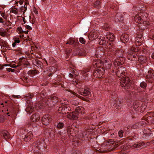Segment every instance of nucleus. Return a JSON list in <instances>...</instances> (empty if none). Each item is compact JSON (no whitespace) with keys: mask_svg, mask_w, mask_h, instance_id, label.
I'll return each mask as SVG.
<instances>
[{"mask_svg":"<svg viewBox=\"0 0 154 154\" xmlns=\"http://www.w3.org/2000/svg\"><path fill=\"white\" fill-rule=\"evenodd\" d=\"M7 70L8 72H14V69H12L11 68H8L7 69Z\"/></svg>","mask_w":154,"mask_h":154,"instance_id":"nucleus-59","label":"nucleus"},{"mask_svg":"<svg viewBox=\"0 0 154 154\" xmlns=\"http://www.w3.org/2000/svg\"><path fill=\"white\" fill-rule=\"evenodd\" d=\"M16 43H18L20 42V41L19 38L17 39H15L14 40V42Z\"/></svg>","mask_w":154,"mask_h":154,"instance_id":"nucleus-60","label":"nucleus"},{"mask_svg":"<svg viewBox=\"0 0 154 154\" xmlns=\"http://www.w3.org/2000/svg\"><path fill=\"white\" fill-rule=\"evenodd\" d=\"M140 86L142 88H145L147 86V84L145 82H143L140 83Z\"/></svg>","mask_w":154,"mask_h":154,"instance_id":"nucleus-43","label":"nucleus"},{"mask_svg":"<svg viewBox=\"0 0 154 154\" xmlns=\"http://www.w3.org/2000/svg\"><path fill=\"white\" fill-rule=\"evenodd\" d=\"M72 94L73 95H75L77 97L80 98V99H82V98H83V97L81 96H80L78 94H76V93H75V92H74V91H71V92Z\"/></svg>","mask_w":154,"mask_h":154,"instance_id":"nucleus-44","label":"nucleus"},{"mask_svg":"<svg viewBox=\"0 0 154 154\" xmlns=\"http://www.w3.org/2000/svg\"><path fill=\"white\" fill-rule=\"evenodd\" d=\"M40 119L39 116L38 114L35 113L32 115L31 117V119L33 122H36Z\"/></svg>","mask_w":154,"mask_h":154,"instance_id":"nucleus-24","label":"nucleus"},{"mask_svg":"<svg viewBox=\"0 0 154 154\" xmlns=\"http://www.w3.org/2000/svg\"><path fill=\"white\" fill-rule=\"evenodd\" d=\"M0 135L3 136L4 138L7 140L10 138L9 133L7 131H3L0 133Z\"/></svg>","mask_w":154,"mask_h":154,"instance_id":"nucleus-29","label":"nucleus"},{"mask_svg":"<svg viewBox=\"0 0 154 154\" xmlns=\"http://www.w3.org/2000/svg\"><path fill=\"white\" fill-rule=\"evenodd\" d=\"M141 144L140 143H135L134 145V147L135 148H137V147H139L140 146Z\"/></svg>","mask_w":154,"mask_h":154,"instance_id":"nucleus-55","label":"nucleus"},{"mask_svg":"<svg viewBox=\"0 0 154 154\" xmlns=\"http://www.w3.org/2000/svg\"><path fill=\"white\" fill-rule=\"evenodd\" d=\"M82 137H84L87 134V133L86 132H83L82 134H81Z\"/></svg>","mask_w":154,"mask_h":154,"instance_id":"nucleus-58","label":"nucleus"},{"mask_svg":"<svg viewBox=\"0 0 154 154\" xmlns=\"http://www.w3.org/2000/svg\"><path fill=\"white\" fill-rule=\"evenodd\" d=\"M150 38L154 40V29H151L149 32Z\"/></svg>","mask_w":154,"mask_h":154,"instance_id":"nucleus-40","label":"nucleus"},{"mask_svg":"<svg viewBox=\"0 0 154 154\" xmlns=\"http://www.w3.org/2000/svg\"><path fill=\"white\" fill-rule=\"evenodd\" d=\"M105 72V70L103 67H99L97 68L93 72L94 76L97 78H100L104 74Z\"/></svg>","mask_w":154,"mask_h":154,"instance_id":"nucleus-6","label":"nucleus"},{"mask_svg":"<svg viewBox=\"0 0 154 154\" xmlns=\"http://www.w3.org/2000/svg\"><path fill=\"white\" fill-rule=\"evenodd\" d=\"M57 99V97L52 96L47 100V104L50 106L52 107L58 102Z\"/></svg>","mask_w":154,"mask_h":154,"instance_id":"nucleus-10","label":"nucleus"},{"mask_svg":"<svg viewBox=\"0 0 154 154\" xmlns=\"http://www.w3.org/2000/svg\"><path fill=\"white\" fill-rule=\"evenodd\" d=\"M138 60L141 63H145L147 61L146 57V56H141L138 57Z\"/></svg>","mask_w":154,"mask_h":154,"instance_id":"nucleus-33","label":"nucleus"},{"mask_svg":"<svg viewBox=\"0 0 154 154\" xmlns=\"http://www.w3.org/2000/svg\"><path fill=\"white\" fill-rule=\"evenodd\" d=\"M143 119L147 122L154 123V114L152 112L148 113L145 117Z\"/></svg>","mask_w":154,"mask_h":154,"instance_id":"nucleus-8","label":"nucleus"},{"mask_svg":"<svg viewBox=\"0 0 154 154\" xmlns=\"http://www.w3.org/2000/svg\"><path fill=\"white\" fill-rule=\"evenodd\" d=\"M94 7L97 8H100V1H97L94 3Z\"/></svg>","mask_w":154,"mask_h":154,"instance_id":"nucleus-37","label":"nucleus"},{"mask_svg":"<svg viewBox=\"0 0 154 154\" xmlns=\"http://www.w3.org/2000/svg\"><path fill=\"white\" fill-rule=\"evenodd\" d=\"M140 106V103L139 101H136L134 103L133 108L135 110L137 111L139 109Z\"/></svg>","mask_w":154,"mask_h":154,"instance_id":"nucleus-32","label":"nucleus"},{"mask_svg":"<svg viewBox=\"0 0 154 154\" xmlns=\"http://www.w3.org/2000/svg\"><path fill=\"white\" fill-rule=\"evenodd\" d=\"M139 127H140V126L139 125L138 122L134 124L132 126V128L134 129H137Z\"/></svg>","mask_w":154,"mask_h":154,"instance_id":"nucleus-42","label":"nucleus"},{"mask_svg":"<svg viewBox=\"0 0 154 154\" xmlns=\"http://www.w3.org/2000/svg\"><path fill=\"white\" fill-rule=\"evenodd\" d=\"M154 71L152 69H150L148 72L146 76V78L147 79H151L154 75Z\"/></svg>","mask_w":154,"mask_h":154,"instance_id":"nucleus-28","label":"nucleus"},{"mask_svg":"<svg viewBox=\"0 0 154 154\" xmlns=\"http://www.w3.org/2000/svg\"><path fill=\"white\" fill-rule=\"evenodd\" d=\"M143 133L142 137L145 139L147 138L151 134H153L151 132V131L149 130L145 129L143 131Z\"/></svg>","mask_w":154,"mask_h":154,"instance_id":"nucleus-21","label":"nucleus"},{"mask_svg":"<svg viewBox=\"0 0 154 154\" xmlns=\"http://www.w3.org/2000/svg\"><path fill=\"white\" fill-rule=\"evenodd\" d=\"M145 121L143 119L141 121L138 122L139 125L140 126V127H145L146 124Z\"/></svg>","mask_w":154,"mask_h":154,"instance_id":"nucleus-38","label":"nucleus"},{"mask_svg":"<svg viewBox=\"0 0 154 154\" xmlns=\"http://www.w3.org/2000/svg\"><path fill=\"white\" fill-rule=\"evenodd\" d=\"M29 65L28 63H24L23 66L24 68H26Z\"/></svg>","mask_w":154,"mask_h":154,"instance_id":"nucleus-63","label":"nucleus"},{"mask_svg":"<svg viewBox=\"0 0 154 154\" xmlns=\"http://www.w3.org/2000/svg\"><path fill=\"white\" fill-rule=\"evenodd\" d=\"M5 120L4 116L0 114V122H3Z\"/></svg>","mask_w":154,"mask_h":154,"instance_id":"nucleus-51","label":"nucleus"},{"mask_svg":"<svg viewBox=\"0 0 154 154\" xmlns=\"http://www.w3.org/2000/svg\"><path fill=\"white\" fill-rule=\"evenodd\" d=\"M74 42V41L72 39H70L66 43V44H69V45L73 44Z\"/></svg>","mask_w":154,"mask_h":154,"instance_id":"nucleus-50","label":"nucleus"},{"mask_svg":"<svg viewBox=\"0 0 154 154\" xmlns=\"http://www.w3.org/2000/svg\"><path fill=\"white\" fill-rule=\"evenodd\" d=\"M90 70V69L88 68L86 69H85L83 70L82 72L84 78V79L85 80H87L88 79L87 78V77L88 75V72H89V71Z\"/></svg>","mask_w":154,"mask_h":154,"instance_id":"nucleus-26","label":"nucleus"},{"mask_svg":"<svg viewBox=\"0 0 154 154\" xmlns=\"http://www.w3.org/2000/svg\"><path fill=\"white\" fill-rule=\"evenodd\" d=\"M64 124L63 123L59 122L57 125V128L59 129H61L63 127Z\"/></svg>","mask_w":154,"mask_h":154,"instance_id":"nucleus-45","label":"nucleus"},{"mask_svg":"<svg viewBox=\"0 0 154 154\" xmlns=\"http://www.w3.org/2000/svg\"><path fill=\"white\" fill-rule=\"evenodd\" d=\"M115 54V55L118 57L123 56L125 54L124 51L122 49L116 50Z\"/></svg>","mask_w":154,"mask_h":154,"instance_id":"nucleus-27","label":"nucleus"},{"mask_svg":"<svg viewBox=\"0 0 154 154\" xmlns=\"http://www.w3.org/2000/svg\"><path fill=\"white\" fill-rule=\"evenodd\" d=\"M74 130L71 127L69 126L67 128V132L69 135H72L74 133Z\"/></svg>","mask_w":154,"mask_h":154,"instance_id":"nucleus-35","label":"nucleus"},{"mask_svg":"<svg viewBox=\"0 0 154 154\" xmlns=\"http://www.w3.org/2000/svg\"><path fill=\"white\" fill-rule=\"evenodd\" d=\"M103 66L106 68V70L108 69L109 71L110 70L112 72H114V70H111L110 68L111 66L112 65L111 62L109 61L108 60H105L103 62Z\"/></svg>","mask_w":154,"mask_h":154,"instance_id":"nucleus-15","label":"nucleus"},{"mask_svg":"<svg viewBox=\"0 0 154 154\" xmlns=\"http://www.w3.org/2000/svg\"><path fill=\"white\" fill-rule=\"evenodd\" d=\"M49 134L50 136L52 137H53L55 135L54 132L52 130H51L50 132L49 133Z\"/></svg>","mask_w":154,"mask_h":154,"instance_id":"nucleus-49","label":"nucleus"},{"mask_svg":"<svg viewBox=\"0 0 154 154\" xmlns=\"http://www.w3.org/2000/svg\"><path fill=\"white\" fill-rule=\"evenodd\" d=\"M125 60L124 56L118 57L114 61V65L115 67L123 64Z\"/></svg>","mask_w":154,"mask_h":154,"instance_id":"nucleus-9","label":"nucleus"},{"mask_svg":"<svg viewBox=\"0 0 154 154\" xmlns=\"http://www.w3.org/2000/svg\"><path fill=\"white\" fill-rule=\"evenodd\" d=\"M72 104L75 105H78L79 103L78 102L76 101H72Z\"/></svg>","mask_w":154,"mask_h":154,"instance_id":"nucleus-56","label":"nucleus"},{"mask_svg":"<svg viewBox=\"0 0 154 154\" xmlns=\"http://www.w3.org/2000/svg\"><path fill=\"white\" fill-rule=\"evenodd\" d=\"M47 146L43 139H41L32 144V149L34 153L42 154L46 152V148Z\"/></svg>","mask_w":154,"mask_h":154,"instance_id":"nucleus-2","label":"nucleus"},{"mask_svg":"<svg viewBox=\"0 0 154 154\" xmlns=\"http://www.w3.org/2000/svg\"><path fill=\"white\" fill-rule=\"evenodd\" d=\"M33 96L34 95L32 93H29V94H27L25 96V97H26V99L28 100L32 99L33 97Z\"/></svg>","mask_w":154,"mask_h":154,"instance_id":"nucleus-36","label":"nucleus"},{"mask_svg":"<svg viewBox=\"0 0 154 154\" xmlns=\"http://www.w3.org/2000/svg\"><path fill=\"white\" fill-rule=\"evenodd\" d=\"M115 37L114 35L110 32H108L106 36V38L108 39L109 42H112L114 40Z\"/></svg>","mask_w":154,"mask_h":154,"instance_id":"nucleus-25","label":"nucleus"},{"mask_svg":"<svg viewBox=\"0 0 154 154\" xmlns=\"http://www.w3.org/2000/svg\"><path fill=\"white\" fill-rule=\"evenodd\" d=\"M106 142L109 144V145L100 149V152L104 153L108 151H112L117 147L116 146L118 145V143L113 141L112 139H109Z\"/></svg>","mask_w":154,"mask_h":154,"instance_id":"nucleus-3","label":"nucleus"},{"mask_svg":"<svg viewBox=\"0 0 154 154\" xmlns=\"http://www.w3.org/2000/svg\"><path fill=\"white\" fill-rule=\"evenodd\" d=\"M30 139V137L26 135L24 138V139L25 141H27L28 140H29Z\"/></svg>","mask_w":154,"mask_h":154,"instance_id":"nucleus-53","label":"nucleus"},{"mask_svg":"<svg viewBox=\"0 0 154 154\" xmlns=\"http://www.w3.org/2000/svg\"><path fill=\"white\" fill-rule=\"evenodd\" d=\"M38 71L36 70H31L28 72V74L30 76H34L38 73Z\"/></svg>","mask_w":154,"mask_h":154,"instance_id":"nucleus-31","label":"nucleus"},{"mask_svg":"<svg viewBox=\"0 0 154 154\" xmlns=\"http://www.w3.org/2000/svg\"><path fill=\"white\" fill-rule=\"evenodd\" d=\"M42 123L45 125L49 124L51 121V116L48 114L44 115L42 118Z\"/></svg>","mask_w":154,"mask_h":154,"instance_id":"nucleus-12","label":"nucleus"},{"mask_svg":"<svg viewBox=\"0 0 154 154\" xmlns=\"http://www.w3.org/2000/svg\"><path fill=\"white\" fill-rule=\"evenodd\" d=\"M77 113L74 111L67 115V118L70 119L75 120L78 118Z\"/></svg>","mask_w":154,"mask_h":154,"instance_id":"nucleus-18","label":"nucleus"},{"mask_svg":"<svg viewBox=\"0 0 154 154\" xmlns=\"http://www.w3.org/2000/svg\"><path fill=\"white\" fill-rule=\"evenodd\" d=\"M99 36V32L96 30H93L90 33L88 37L90 39L93 40L97 38Z\"/></svg>","mask_w":154,"mask_h":154,"instance_id":"nucleus-14","label":"nucleus"},{"mask_svg":"<svg viewBox=\"0 0 154 154\" xmlns=\"http://www.w3.org/2000/svg\"><path fill=\"white\" fill-rule=\"evenodd\" d=\"M40 95H41V97L42 98V99L45 96V94L44 93H42V94L41 93L40 94Z\"/></svg>","mask_w":154,"mask_h":154,"instance_id":"nucleus-64","label":"nucleus"},{"mask_svg":"<svg viewBox=\"0 0 154 154\" xmlns=\"http://www.w3.org/2000/svg\"><path fill=\"white\" fill-rule=\"evenodd\" d=\"M93 64L94 66H96L97 68H99V67H102L103 62L101 60L94 59L93 60Z\"/></svg>","mask_w":154,"mask_h":154,"instance_id":"nucleus-20","label":"nucleus"},{"mask_svg":"<svg viewBox=\"0 0 154 154\" xmlns=\"http://www.w3.org/2000/svg\"><path fill=\"white\" fill-rule=\"evenodd\" d=\"M11 12H12L13 13L17 14V9H16L15 8L14 9H12L11 11H10Z\"/></svg>","mask_w":154,"mask_h":154,"instance_id":"nucleus-54","label":"nucleus"},{"mask_svg":"<svg viewBox=\"0 0 154 154\" xmlns=\"http://www.w3.org/2000/svg\"><path fill=\"white\" fill-rule=\"evenodd\" d=\"M26 28L28 29L31 30L32 29L31 27L30 26H29L28 25H27L26 26Z\"/></svg>","mask_w":154,"mask_h":154,"instance_id":"nucleus-61","label":"nucleus"},{"mask_svg":"<svg viewBox=\"0 0 154 154\" xmlns=\"http://www.w3.org/2000/svg\"><path fill=\"white\" fill-rule=\"evenodd\" d=\"M69 107L66 106H63L58 107L57 110L60 113L65 114L69 112Z\"/></svg>","mask_w":154,"mask_h":154,"instance_id":"nucleus-13","label":"nucleus"},{"mask_svg":"<svg viewBox=\"0 0 154 154\" xmlns=\"http://www.w3.org/2000/svg\"><path fill=\"white\" fill-rule=\"evenodd\" d=\"M143 41V38L142 33L138 34L136 37L135 38V45L136 47H132L131 48L130 51L133 53H136L138 52L140 49L138 46L141 45Z\"/></svg>","mask_w":154,"mask_h":154,"instance_id":"nucleus-4","label":"nucleus"},{"mask_svg":"<svg viewBox=\"0 0 154 154\" xmlns=\"http://www.w3.org/2000/svg\"><path fill=\"white\" fill-rule=\"evenodd\" d=\"M83 110V108L82 107H78L76 108L74 112H77V115L79 116L80 115L82 114V112Z\"/></svg>","mask_w":154,"mask_h":154,"instance_id":"nucleus-34","label":"nucleus"},{"mask_svg":"<svg viewBox=\"0 0 154 154\" xmlns=\"http://www.w3.org/2000/svg\"><path fill=\"white\" fill-rule=\"evenodd\" d=\"M148 17V14L145 12L140 13L134 17L135 22L138 24L137 28L138 33L142 32L149 26V23L147 20Z\"/></svg>","mask_w":154,"mask_h":154,"instance_id":"nucleus-1","label":"nucleus"},{"mask_svg":"<svg viewBox=\"0 0 154 154\" xmlns=\"http://www.w3.org/2000/svg\"><path fill=\"white\" fill-rule=\"evenodd\" d=\"M124 133V131L122 130H121L119 131L118 134L119 136L120 137H123V134Z\"/></svg>","mask_w":154,"mask_h":154,"instance_id":"nucleus-47","label":"nucleus"},{"mask_svg":"<svg viewBox=\"0 0 154 154\" xmlns=\"http://www.w3.org/2000/svg\"><path fill=\"white\" fill-rule=\"evenodd\" d=\"M79 92L80 94L84 96H89L91 94L89 90L82 88L80 89Z\"/></svg>","mask_w":154,"mask_h":154,"instance_id":"nucleus-17","label":"nucleus"},{"mask_svg":"<svg viewBox=\"0 0 154 154\" xmlns=\"http://www.w3.org/2000/svg\"><path fill=\"white\" fill-rule=\"evenodd\" d=\"M26 110L27 112L31 113L34 110V107L33 106V103L29 100H27L26 103Z\"/></svg>","mask_w":154,"mask_h":154,"instance_id":"nucleus-11","label":"nucleus"},{"mask_svg":"<svg viewBox=\"0 0 154 154\" xmlns=\"http://www.w3.org/2000/svg\"><path fill=\"white\" fill-rule=\"evenodd\" d=\"M2 17L5 19L7 20V16L5 13H2L1 14Z\"/></svg>","mask_w":154,"mask_h":154,"instance_id":"nucleus-57","label":"nucleus"},{"mask_svg":"<svg viewBox=\"0 0 154 154\" xmlns=\"http://www.w3.org/2000/svg\"><path fill=\"white\" fill-rule=\"evenodd\" d=\"M122 100L116 99L114 102V106L116 109H120L122 105Z\"/></svg>","mask_w":154,"mask_h":154,"instance_id":"nucleus-19","label":"nucleus"},{"mask_svg":"<svg viewBox=\"0 0 154 154\" xmlns=\"http://www.w3.org/2000/svg\"><path fill=\"white\" fill-rule=\"evenodd\" d=\"M99 40V44L100 45H103L106 42L105 38L104 37H102V38H100Z\"/></svg>","mask_w":154,"mask_h":154,"instance_id":"nucleus-39","label":"nucleus"},{"mask_svg":"<svg viewBox=\"0 0 154 154\" xmlns=\"http://www.w3.org/2000/svg\"><path fill=\"white\" fill-rule=\"evenodd\" d=\"M79 42L82 44H85V40L82 38H80L79 39Z\"/></svg>","mask_w":154,"mask_h":154,"instance_id":"nucleus-52","label":"nucleus"},{"mask_svg":"<svg viewBox=\"0 0 154 154\" xmlns=\"http://www.w3.org/2000/svg\"><path fill=\"white\" fill-rule=\"evenodd\" d=\"M17 29L20 32H23V30H22V29L20 27H18L17 28Z\"/></svg>","mask_w":154,"mask_h":154,"instance_id":"nucleus-62","label":"nucleus"},{"mask_svg":"<svg viewBox=\"0 0 154 154\" xmlns=\"http://www.w3.org/2000/svg\"><path fill=\"white\" fill-rule=\"evenodd\" d=\"M121 41L124 43L127 42L129 40L128 35L127 34H123L121 37Z\"/></svg>","mask_w":154,"mask_h":154,"instance_id":"nucleus-23","label":"nucleus"},{"mask_svg":"<svg viewBox=\"0 0 154 154\" xmlns=\"http://www.w3.org/2000/svg\"><path fill=\"white\" fill-rule=\"evenodd\" d=\"M71 51L72 50L68 48L66 49V53L67 56H69V54Z\"/></svg>","mask_w":154,"mask_h":154,"instance_id":"nucleus-48","label":"nucleus"},{"mask_svg":"<svg viewBox=\"0 0 154 154\" xmlns=\"http://www.w3.org/2000/svg\"><path fill=\"white\" fill-rule=\"evenodd\" d=\"M125 68L124 67L121 66L116 69V75L119 77H122L125 75Z\"/></svg>","mask_w":154,"mask_h":154,"instance_id":"nucleus-7","label":"nucleus"},{"mask_svg":"<svg viewBox=\"0 0 154 154\" xmlns=\"http://www.w3.org/2000/svg\"><path fill=\"white\" fill-rule=\"evenodd\" d=\"M6 35V32L3 31L2 30H0V35L2 37H5Z\"/></svg>","mask_w":154,"mask_h":154,"instance_id":"nucleus-46","label":"nucleus"},{"mask_svg":"<svg viewBox=\"0 0 154 154\" xmlns=\"http://www.w3.org/2000/svg\"><path fill=\"white\" fill-rule=\"evenodd\" d=\"M120 84L121 86L125 88V89H128L131 86V82L129 78L127 76L123 77L121 79L120 81Z\"/></svg>","mask_w":154,"mask_h":154,"instance_id":"nucleus-5","label":"nucleus"},{"mask_svg":"<svg viewBox=\"0 0 154 154\" xmlns=\"http://www.w3.org/2000/svg\"><path fill=\"white\" fill-rule=\"evenodd\" d=\"M107 42V44H106L107 47L109 49H111L112 47V42Z\"/></svg>","mask_w":154,"mask_h":154,"instance_id":"nucleus-41","label":"nucleus"},{"mask_svg":"<svg viewBox=\"0 0 154 154\" xmlns=\"http://www.w3.org/2000/svg\"><path fill=\"white\" fill-rule=\"evenodd\" d=\"M114 19L116 23L122 22L124 20L123 15L121 13H117Z\"/></svg>","mask_w":154,"mask_h":154,"instance_id":"nucleus-16","label":"nucleus"},{"mask_svg":"<svg viewBox=\"0 0 154 154\" xmlns=\"http://www.w3.org/2000/svg\"><path fill=\"white\" fill-rule=\"evenodd\" d=\"M128 53V57L130 60L131 61L136 60L135 59L136 58V57L137 56V54H135V53H133L130 51Z\"/></svg>","mask_w":154,"mask_h":154,"instance_id":"nucleus-22","label":"nucleus"},{"mask_svg":"<svg viewBox=\"0 0 154 154\" xmlns=\"http://www.w3.org/2000/svg\"><path fill=\"white\" fill-rule=\"evenodd\" d=\"M77 53L78 55L80 56L83 55L85 54V51L82 48H78L77 49Z\"/></svg>","mask_w":154,"mask_h":154,"instance_id":"nucleus-30","label":"nucleus"}]
</instances>
